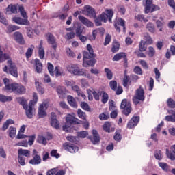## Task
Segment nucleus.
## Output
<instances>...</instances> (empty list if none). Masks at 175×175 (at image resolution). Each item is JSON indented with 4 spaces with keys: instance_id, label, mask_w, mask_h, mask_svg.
Returning <instances> with one entry per match:
<instances>
[{
    "instance_id": "13",
    "label": "nucleus",
    "mask_w": 175,
    "mask_h": 175,
    "mask_svg": "<svg viewBox=\"0 0 175 175\" xmlns=\"http://www.w3.org/2000/svg\"><path fill=\"white\" fill-rule=\"evenodd\" d=\"M94 18H95L94 23H95L96 27H100V25H102V22L107 23V21H106V13H105V12H103L98 17H96Z\"/></svg>"
},
{
    "instance_id": "9",
    "label": "nucleus",
    "mask_w": 175,
    "mask_h": 175,
    "mask_svg": "<svg viewBox=\"0 0 175 175\" xmlns=\"http://www.w3.org/2000/svg\"><path fill=\"white\" fill-rule=\"evenodd\" d=\"M87 50L88 51H83V61H85L86 59H91L94 58V49H92V46H91V44H87Z\"/></svg>"
},
{
    "instance_id": "22",
    "label": "nucleus",
    "mask_w": 175,
    "mask_h": 175,
    "mask_svg": "<svg viewBox=\"0 0 175 175\" xmlns=\"http://www.w3.org/2000/svg\"><path fill=\"white\" fill-rule=\"evenodd\" d=\"M93 137H90L89 139L93 143V144H96V143H99L100 142V138L99 137V133H98V131L93 130L92 131Z\"/></svg>"
},
{
    "instance_id": "41",
    "label": "nucleus",
    "mask_w": 175,
    "mask_h": 175,
    "mask_svg": "<svg viewBox=\"0 0 175 175\" xmlns=\"http://www.w3.org/2000/svg\"><path fill=\"white\" fill-rule=\"evenodd\" d=\"M8 132L9 136L11 137V139H13L16 137V129L15 127L10 126Z\"/></svg>"
},
{
    "instance_id": "1",
    "label": "nucleus",
    "mask_w": 175,
    "mask_h": 175,
    "mask_svg": "<svg viewBox=\"0 0 175 175\" xmlns=\"http://www.w3.org/2000/svg\"><path fill=\"white\" fill-rule=\"evenodd\" d=\"M3 83L5 84V90L8 92H14L16 95H24L27 92L25 87L18 83H9V79H3Z\"/></svg>"
},
{
    "instance_id": "5",
    "label": "nucleus",
    "mask_w": 175,
    "mask_h": 175,
    "mask_svg": "<svg viewBox=\"0 0 175 175\" xmlns=\"http://www.w3.org/2000/svg\"><path fill=\"white\" fill-rule=\"evenodd\" d=\"M120 109L122 114L124 116H129L130 113H132V105L128 102L126 99H123L121 102Z\"/></svg>"
},
{
    "instance_id": "61",
    "label": "nucleus",
    "mask_w": 175,
    "mask_h": 175,
    "mask_svg": "<svg viewBox=\"0 0 175 175\" xmlns=\"http://www.w3.org/2000/svg\"><path fill=\"white\" fill-rule=\"evenodd\" d=\"M33 53V49L32 48H28L27 51L25 53L26 58L28 59L29 58H31L32 57V54Z\"/></svg>"
},
{
    "instance_id": "36",
    "label": "nucleus",
    "mask_w": 175,
    "mask_h": 175,
    "mask_svg": "<svg viewBox=\"0 0 175 175\" xmlns=\"http://www.w3.org/2000/svg\"><path fill=\"white\" fill-rule=\"evenodd\" d=\"M110 128H111V123H110V122H105L103 125V131H105V132H107L108 133H110V132H111Z\"/></svg>"
},
{
    "instance_id": "10",
    "label": "nucleus",
    "mask_w": 175,
    "mask_h": 175,
    "mask_svg": "<svg viewBox=\"0 0 175 175\" xmlns=\"http://www.w3.org/2000/svg\"><path fill=\"white\" fill-rule=\"evenodd\" d=\"M63 148L71 154H75V152H77V151H79V147L69 142H65L63 144Z\"/></svg>"
},
{
    "instance_id": "8",
    "label": "nucleus",
    "mask_w": 175,
    "mask_h": 175,
    "mask_svg": "<svg viewBox=\"0 0 175 175\" xmlns=\"http://www.w3.org/2000/svg\"><path fill=\"white\" fill-rule=\"evenodd\" d=\"M47 43L51 46V48L56 51L58 47V44L57 43V38L51 33H47L45 34Z\"/></svg>"
},
{
    "instance_id": "17",
    "label": "nucleus",
    "mask_w": 175,
    "mask_h": 175,
    "mask_svg": "<svg viewBox=\"0 0 175 175\" xmlns=\"http://www.w3.org/2000/svg\"><path fill=\"white\" fill-rule=\"evenodd\" d=\"M66 124H68L69 125H76V124H80V120L77 119L75 116L68 114L66 118Z\"/></svg>"
},
{
    "instance_id": "57",
    "label": "nucleus",
    "mask_w": 175,
    "mask_h": 175,
    "mask_svg": "<svg viewBox=\"0 0 175 175\" xmlns=\"http://www.w3.org/2000/svg\"><path fill=\"white\" fill-rule=\"evenodd\" d=\"M33 33H35V30L31 27L27 28V35L28 38H32L33 36Z\"/></svg>"
},
{
    "instance_id": "49",
    "label": "nucleus",
    "mask_w": 175,
    "mask_h": 175,
    "mask_svg": "<svg viewBox=\"0 0 175 175\" xmlns=\"http://www.w3.org/2000/svg\"><path fill=\"white\" fill-rule=\"evenodd\" d=\"M77 115L79 118H81V120H85L87 115H85V113L83 112L81 109H79L77 110Z\"/></svg>"
},
{
    "instance_id": "25",
    "label": "nucleus",
    "mask_w": 175,
    "mask_h": 175,
    "mask_svg": "<svg viewBox=\"0 0 175 175\" xmlns=\"http://www.w3.org/2000/svg\"><path fill=\"white\" fill-rule=\"evenodd\" d=\"M121 59H124L126 62V53L124 52H120L119 53L116 54L113 59L112 61H120Z\"/></svg>"
},
{
    "instance_id": "18",
    "label": "nucleus",
    "mask_w": 175,
    "mask_h": 175,
    "mask_svg": "<svg viewBox=\"0 0 175 175\" xmlns=\"http://www.w3.org/2000/svg\"><path fill=\"white\" fill-rule=\"evenodd\" d=\"M56 91L60 99H65V98H66V94L68 92V90H66V88L62 86H58Z\"/></svg>"
},
{
    "instance_id": "39",
    "label": "nucleus",
    "mask_w": 175,
    "mask_h": 175,
    "mask_svg": "<svg viewBox=\"0 0 175 175\" xmlns=\"http://www.w3.org/2000/svg\"><path fill=\"white\" fill-rule=\"evenodd\" d=\"M131 80V78L128 75H126V71L124 72V77L123 78V86H124L125 88H128V83H129V81Z\"/></svg>"
},
{
    "instance_id": "20",
    "label": "nucleus",
    "mask_w": 175,
    "mask_h": 175,
    "mask_svg": "<svg viewBox=\"0 0 175 175\" xmlns=\"http://www.w3.org/2000/svg\"><path fill=\"white\" fill-rule=\"evenodd\" d=\"M14 38L19 44H25V40H24V37H23V34L18 31H16L14 33Z\"/></svg>"
},
{
    "instance_id": "34",
    "label": "nucleus",
    "mask_w": 175,
    "mask_h": 175,
    "mask_svg": "<svg viewBox=\"0 0 175 175\" xmlns=\"http://www.w3.org/2000/svg\"><path fill=\"white\" fill-rule=\"evenodd\" d=\"M146 29L151 33H154L155 32V26L154 25V23L149 22L147 23L146 26Z\"/></svg>"
},
{
    "instance_id": "37",
    "label": "nucleus",
    "mask_w": 175,
    "mask_h": 175,
    "mask_svg": "<svg viewBox=\"0 0 175 175\" xmlns=\"http://www.w3.org/2000/svg\"><path fill=\"white\" fill-rule=\"evenodd\" d=\"M18 10L22 16L23 17L24 20H28V16H27V12L24 10V6L19 5Z\"/></svg>"
},
{
    "instance_id": "31",
    "label": "nucleus",
    "mask_w": 175,
    "mask_h": 175,
    "mask_svg": "<svg viewBox=\"0 0 175 175\" xmlns=\"http://www.w3.org/2000/svg\"><path fill=\"white\" fill-rule=\"evenodd\" d=\"M38 116L39 118H44V117H46V116H47L46 111H44V106H43V104H41L39 107Z\"/></svg>"
},
{
    "instance_id": "15",
    "label": "nucleus",
    "mask_w": 175,
    "mask_h": 175,
    "mask_svg": "<svg viewBox=\"0 0 175 175\" xmlns=\"http://www.w3.org/2000/svg\"><path fill=\"white\" fill-rule=\"evenodd\" d=\"M51 125L55 129H59V122L57 120V115L54 112L51 113Z\"/></svg>"
},
{
    "instance_id": "14",
    "label": "nucleus",
    "mask_w": 175,
    "mask_h": 175,
    "mask_svg": "<svg viewBox=\"0 0 175 175\" xmlns=\"http://www.w3.org/2000/svg\"><path fill=\"white\" fill-rule=\"evenodd\" d=\"M84 10L90 18H95L96 17V12H95V9L92 8L91 5H85Z\"/></svg>"
},
{
    "instance_id": "21",
    "label": "nucleus",
    "mask_w": 175,
    "mask_h": 175,
    "mask_svg": "<svg viewBox=\"0 0 175 175\" xmlns=\"http://www.w3.org/2000/svg\"><path fill=\"white\" fill-rule=\"evenodd\" d=\"M78 18L81 21V23L83 24V25L88 27V28H91V27H94V23L91 22V21L88 20V18L82 16H79Z\"/></svg>"
},
{
    "instance_id": "52",
    "label": "nucleus",
    "mask_w": 175,
    "mask_h": 175,
    "mask_svg": "<svg viewBox=\"0 0 175 175\" xmlns=\"http://www.w3.org/2000/svg\"><path fill=\"white\" fill-rule=\"evenodd\" d=\"M166 155L167 158L171 159V161H174L175 160V152H170L169 151V149H166Z\"/></svg>"
},
{
    "instance_id": "58",
    "label": "nucleus",
    "mask_w": 175,
    "mask_h": 175,
    "mask_svg": "<svg viewBox=\"0 0 175 175\" xmlns=\"http://www.w3.org/2000/svg\"><path fill=\"white\" fill-rule=\"evenodd\" d=\"M154 158L158 161H161L162 159V151L161 150H156L154 152Z\"/></svg>"
},
{
    "instance_id": "2",
    "label": "nucleus",
    "mask_w": 175,
    "mask_h": 175,
    "mask_svg": "<svg viewBox=\"0 0 175 175\" xmlns=\"http://www.w3.org/2000/svg\"><path fill=\"white\" fill-rule=\"evenodd\" d=\"M68 70L74 76H84L88 77V79H92V77L90 74H87V70L83 68H79L78 65H72L71 66L68 67Z\"/></svg>"
},
{
    "instance_id": "26",
    "label": "nucleus",
    "mask_w": 175,
    "mask_h": 175,
    "mask_svg": "<svg viewBox=\"0 0 175 175\" xmlns=\"http://www.w3.org/2000/svg\"><path fill=\"white\" fill-rule=\"evenodd\" d=\"M96 63V60H95L94 58L83 60V66H84V68H88V66H94Z\"/></svg>"
},
{
    "instance_id": "19",
    "label": "nucleus",
    "mask_w": 175,
    "mask_h": 175,
    "mask_svg": "<svg viewBox=\"0 0 175 175\" xmlns=\"http://www.w3.org/2000/svg\"><path fill=\"white\" fill-rule=\"evenodd\" d=\"M12 20L16 24H18V25H31V23H29L28 19H23L21 17H14Z\"/></svg>"
},
{
    "instance_id": "3",
    "label": "nucleus",
    "mask_w": 175,
    "mask_h": 175,
    "mask_svg": "<svg viewBox=\"0 0 175 175\" xmlns=\"http://www.w3.org/2000/svg\"><path fill=\"white\" fill-rule=\"evenodd\" d=\"M7 64L8 65V66H5L3 68V72L8 75L14 76V77H18V72L17 70V66L16 64L13 63L12 59L8 60Z\"/></svg>"
},
{
    "instance_id": "46",
    "label": "nucleus",
    "mask_w": 175,
    "mask_h": 175,
    "mask_svg": "<svg viewBox=\"0 0 175 175\" xmlns=\"http://www.w3.org/2000/svg\"><path fill=\"white\" fill-rule=\"evenodd\" d=\"M120 50V43L117 41L113 42L112 48H111V51L112 53H117Z\"/></svg>"
},
{
    "instance_id": "4",
    "label": "nucleus",
    "mask_w": 175,
    "mask_h": 175,
    "mask_svg": "<svg viewBox=\"0 0 175 175\" xmlns=\"http://www.w3.org/2000/svg\"><path fill=\"white\" fill-rule=\"evenodd\" d=\"M146 100V96H144V89L140 86L138 89L135 90V94L133 97V103L135 105H139L140 102Z\"/></svg>"
},
{
    "instance_id": "42",
    "label": "nucleus",
    "mask_w": 175,
    "mask_h": 175,
    "mask_svg": "<svg viewBox=\"0 0 175 175\" xmlns=\"http://www.w3.org/2000/svg\"><path fill=\"white\" fill-rule=\"evenodd\" d=\"M139 50L141 52H144L147 50V46H146V42L143 40H142L139 43Z\"/></svg>"
},
{
    "instance_id": "35",
    "label": "nucleus",
    "mask_w": 175,
    "mask_h": 175,
    "mask_svg": "<svg viewBox=\"0 0 175 175\" xmlns=\"http://www.w3.org/2000/svg\"><path fill=\"white\" fill-rule=\"evenodd\" d=\"M144 39L146 40L145 43H147V44H152V38H151V36L148 34V33H145L144 34Z\"/></svg>"
},
{
    "instance_id": "63",
    "label": "nucleus",
    "mask_w": 175,
    "mask_h": 175,
    "mask_svg": "<svg viewBox=\"0 0 175 175\" xmlns=\"http://www.w3.org/2000/svg\"><path fill=\"white\" fill-rule=\"evenodd\" d=\"M135 17L138 21H144V23H148V19L144 18V15L139 14Z\"/></svg>"
},
{
    "instance_id": "64",
    "label": "nucleus",
    "mask_w": 175,
    "mask_h": 175,
    "mask_svg": "<svg viewBox=\"0 0 175 175\" xmlns=\"http://www.w3.org/2000/svg\"><path fill=\"white\" fill-rule=\"evenodd\" d=\"M148 50H149L148 53V57H152L154 55H155V49H154V47L150 46L148 48Z\"/></svg>"
},
{
    "instance_id": "56",
    "label": "nucleus",
    "mask_w": 175,
    "mask_h": 175,
    "mask_svg": "<svg viewBox=\"0 0 175 175\" xmlns=\"http://www.w3.org/2000/svg\"><path fill=\"white\" fill-rule=\"evenodd\" d=\"M133 72L135 73V75H139L141 76L143 75V70H142L140 66H135L133 69Z\"/></svg>"
},
{
    "instance_id": "54",
    "label": "nucleus",
    "mask_w": 175,
    "mask_h": 175,
    "mask_svg": "<svg viewBox=\"0 0 175 175\" xmlns=\"http://www.w3.org/2000/svg\"><path fill=\"white\" fill-rule=\"evenodd\" d=\"M81 107L83 110H85L86 111H91V108H90V105H88V103L85 102H82L81 103Z\"/></svg>"
},
{
    "instance_id": "23",
    "label": "nucleus",
    "mask_w": 175,
    "mask_h": 175,
    "mask_svg": "<svg viewBox=\"0 0 175 175\" xmlns=\"http://www.w3.org/2000/svg\"><path fill=\"white\" fill-rule=\"evenodd\" d=\"M5 14H16L17 13L16 5H9L5 9Z\"/></svg>"
},
{
    "instance_id": "38",
    "label": "nucleus",
    "mask_w": 175,
    "mask_h": 175,
    "mask_svg": "<svg viewBox=\"0 0 175 175\" xmlns=\"http://www.w3.org/2000/svg\"><path fill=\"white\" fill-rule=\"evenodd\" d=\"M159 167H161L164 172H170V166H169L166 163H159Z\"/></svg>"
},
{
    "instance_id": "55",
    "label": "nucleus",
    "mask_w": 175,
    "mask_h": 175,
    "mask_svg": "<svg viewBox=\"0 0 175 175\" xmlns=\"http://www.w3.org/2000/svg\"><path fill=\"white\" fill-rule=\"evenodd\" d=\"M109 87L112 91H117V81H111L109 82Z\"/></svg>"
},
{
    "instance_id": "12",
    "label": "nucleus",
    "mask_w": 175,
    "mask_h": 175,
    "mask_svg": "<svg viewBox=\"0 0 175 175\" xmlns=\"http://www.w3.org/2000/svg\"><path fill=\"white\" fill-rule=\"evenodd\" d=\"M125 20L120 18L117 20L116 22L114 23V27L117 32H121V27H123V32H126V27H125Z\"/></svg>"
},
{
    "instance_id": "7",
    "label": "nucleus",
    "mask_w": 175,
    "mask_h": 175,
    "mask_svg": "<svg viewBox=\"0 0 175 175\" xmlns=\"http://www.w3.org/2000/svg\"><path fill=\"white\" fill-rule=\"evenodd\" d=\"M32 157L33 159H31L29 161V163L30 165H32L33 166H36L37 165H40V163H42V157H40V154H39V152L36 149L33 150Z\"/></svg>"
},
{
    "instance_id": "47",
    "label": "nucleus",
    "mask_w": 175,
    "mask_h": 175,
    "mask_svg": "<svg viewBox=\"0 0 175 175\" xmlns=\"http://www.w3.org/2000/svg\"><path fill=\"white\" fill-rule=\"evenodd\" d=\"M47 68H48V70L49 72V75H51V76H54V66L53 65V64L48 62L47 63Z\"/></svg>"
},
{
    "instance_id": "16",
    "label": "nucleus",
    "mask_w": 175,
    "mask_h": 175,
    "mask_svg": "<svg viewBox=\"0 0 175 175\" xmlns=\"http://www.w3.org/2000/svg\"><path fill=\"white\" fill-rule=\"evenodd\" d=\"M16 100L19 105H21L23 106V108L24 110H25V114L27 116V112L28 111V109H29V106L28 107V102L27 101V99L24 97H18L16 98Z\"/></svg>"
},
{
    "instance_id": "53",
    "label": "nucleus",
    "mask_w": 175,
    "mask_h": 175,
    "mask_svg": "<svg viewBox=\"0 0 175 175\" xmlns=\"http://www.w3.org/2000/svg\"><path fill=\"white\" fill-rule=\"evenodd\" d=\"M18 29H20V27L16 25H10L8 27V32H14V31H17Z\"/></svg>"
},
{
    "instance_id": "43",
    "label": "nucleus",
    "mask_w": 175,
    "mask_h": 175,
    "mask_svg": "<svg viewBox=\"0 0 175 175\" xmlns=\"http://www.w3.org/2000/svg\"><path fill=\"white\" fill-rule=\"evenodd\" d=\"M37 142L40 144H44L46 146L47 144V139H46V137H44L43 135H40L37 138Z\"/></svg>"
},
{
    "instance_id": "28",
    "label": "nucleus",
    "mask_w": 175,
    "mask_h": 175,
    "mask_svg": "<svg viewBox=\"0 0 175 175\" xmlns=\"http://www.w3.org/2000/svg\"><path fill=\"white\" fill-rule=\"evenodd\" d=\"M34 64L37 73H41L42 70H43V65L42 64V62L39 60V59H35Z\"/></svg>"
},
{
    "instance_id": "45",
    "label": "nucleus",
    "mask_w": 175,
    "mask_h": 175,
    "mask_svg": "<svg viewBox=\"0 0 175 175\" xmlns=\"http://www.w3.org/2000/svg\"><path fill=\"white\" fill-rule=\"evenodd\" d=\"M75 35L77 38H79V36H81L83 35V28H81V26L78 25L75 28Z\"/></svg>"
},
{
    "instance_id": "51",
    "label": "nucleus",
    "mask_w": 175,
    "mask_h": 175,
    "mask_svg": "<svg viewBox=\"0 0 175 175\" xmlns=\"http://www.w3.org/2000/svg\"><path fill=\"white\" fill-rule=\"evenodd\" d=\"M0 23L1 24H3L4 25H8L9 23L8 22V19L5 17V15L3 14H1L0 12Z\"/></svg>"
},
{
    "instance_id": "59",
    "label": "nucleus",
    "mask_w": 175,
    "mask_h": 175,
    "mask_svg": "<svg viewBox=\"0 0 175 175\" xmlns=\"http://www.w3.org/2000/svg\"><path fill=\"white\" fill-rule=\"evenodd\" d=\"M51 157H53L54 158H56V159H58L61 157L59 153L57 152V150L53 149L51 151Z\"/></svg>"
},
{
    "instance_id": "27",
    "label": "nucleus",
    "mask_w": 175,
    "mask_h": 175,
    "mask_svg": "<svg viewBox=\"0 0 175 175\" xmlns=\"http://www.w3.org/2000/svg\"><path fill=\"white\" fill-rule=\"evenodd\" d=\"M44 48H43V41L41 40L40 41V44L38 46V55L40 59H43L44 58Z\"/></svg>"
},
{
    "instance_id": "29",
    "label": "nucleus",
    "mask_w": 175,
    "mask_h": 175,
    "mask_svg": "<svg viewBox=\"0 0 175 175\" xmlns=\"http://www.w3.org/2000/svg\"><path fill=\"white\" fill-rule=\"evenodd\" d=\"M18 155H21V157H26L27 158H31V151L25 149H19L18 150Z\"/></svg>"
},
{
    "instance_id": "30",
    "label": "nucleus",
    "mask_w": 175,
    "mask_h": 175,
    "mask_svg": "<svg viewBox=\"0 0 175 175\" xmlns=\"http://www.w3.org/2000/svg\"><path fill=\"white\" fill-rule=\"evenodd\" d=\"M100 96H102L101 102L104 105L107 103V101L109 100V94L106 93L105 91H100L99 92Z\"/></svg>"
},
{
    "instance_id": "40",
    "label": "nucleus",
    "mask_w": 175,
    "mask_h": 175,
    "mask_svg": "<svg viewBox=\"0 0 175 175\" xmlns=\"http://www.w3.org/2000/svg\"><path fill=\"white\" fill-rule=\"evenodd\" d=\"M12 100H13L12 96H6L5 95L0 94V102L5 103V102H12Z\"/></svg>"
},
{
    "instance_id": "24",
    "label": "nucleus",
    "mask_w": 175,
    "mask_h": 175,
    "mask_svg": "<svg viewBox=\"0 0 175 175\" xmlns=\"http://www.w3.org/2000/svg\"><path fill=\"white\" fill-rule=\"evenodd\" d=\"M105 20L107 21V19L109 21V23H112V18L113 16H114V11H113V9L111 8H106L105 9Z\"/></svg>"
},
{
    "instance_id": "48",
    "label": "nucleus",
    "mask_w": 175,
    "mask_h": 175,
    "mask_svg": "<svg viewBox=\"0 0 175 175\" xmlns=\"http://www.w3.org/2000/svg\"><path fill=\"white\" fill-rule=\"evenodd\" d=\"M105 72L106 73L107 79H108V80H111V79H113V72H111V70L106 68H105Z\"/></svg>"
},
{
    "instance_id": "32",
    "label": "nucleus",
    "mask_w": 175,
    "mask_h": 175,
    "mask_svg": "<svg viewBox=\"0 0 175 175\" xmlns=\"http://www.w3.org/2000/svg\"><path fill=\"white\" fill-rule=\"evenodd\" d=\"M67 100L72 107H74V109L77 108V103H76V100L75 98H73V96H68Z\"/></svg>"
},
{
    "instance_id": "62",
    "label": "nucleus",
    "mask_w": 175,
    "mask_h": 175,
    "mask_svg": "<svg viewBox=\"0 0 175 175\" xmlns=\"http://www.w3.org/2000/svg\"><path fill=\"white\" fill-rule=\"evenodd\" d=\"M88 135V132L87 131H81L77 133L78 137H80L81 139H85L87 136Z\"/></svg>"
},
{
    "instance_id": "6",
    "label": "nucleus",
    "mask_w": 175,
    "mask_h": 175,
    "mask_svg": "<svg viewBox=\"0 0 175 175\" xmlns=\"http://www.w3.org/2000/svg\"><path fill=\"white\" fill-rule=\"evenodd\" d=\"M33 99L30 100V102L29 103V109H28V111H27V118H32V117H33V107L38 103V94L36 93H33Z\"/></svg>"
},
{
    "instance_id": "50",
    "label": "nucleus",
    "mask_w": 175,
    "mask_h": 175,
    "mask_svg": "<svg viewBox=\"0 0 175 175\" xmlns=\"http://www.w3.org/2000/svg\"><path fill=\"white\" fill-rule=\"evenodd\" d=\"M18 162L21 166H25V157L18 154Z\"/></svg>"
},
{
    "instance_id": "11",
    "label": "nucleus",
    "mask_w": 175,
    "mask_h": 175,
    "mask_svg": "<svg viewBox=\"0 0 175 175\" xmlns=\"http://www.w3.org/2000/svg\"><path fill=\"white\" fill-rule=\"evenodd\" d=\"M140 121V116H134L131 118V119L128 122L126 128L128 129H133V128L136 127Z\"/></svg>"
},
{
    "instance_id": "33",
    "label": "nucleus",
    "mask_w": 175,
    "mask_h": 175,
    "mask_svg": "<svg viewBox=\"0 0 175 175\" xmlns=\"http://www.w3.org/2000/svg\"><path fill=\"white\" fill-rule=\"evenodd\" d=\"M152 0H146V6H145V13H150L151 10V6H152Z\"/></svg>"
},
{
    "instance_id": "60",
    "label": "nucleus",
    "mask_w": 175,
    "mask_h": 175,
    "mask_svg": "<svg viewBox=\"0 0 175 175\" xmlns=\"http://www.w3.org/2000/svg\"><path fill=\"white\" fill-rule=\"evenodd\" d=\"M113 139L114 140H116V142H121V139H122V136L121 135V133H120V132L116 131Z\"/></svg>"
},
{
    "instance_id": "44",
    "label": "nucleus",
    "mask_w": 175,
    "mask_h": 175,
    "mask_svg": "<svg viewBox=\"0 0 175 175\" xmlns=\"http://www.w3.org/2000/svg\"><path fill=\"white\" fill-rule=\"evenodd\" d=\"M167 106L170 109H175V101L172 98H169L167 100Z\"/></svg>"
}]
</instances>
